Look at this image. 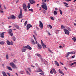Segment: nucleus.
Listing matches in <instances>:
<instances>
[{"instance_id":"obj_1","label":"nucleus","mask_w":76,"mask_h":76,"mask_svg":"<svg viewBox=\"0 0 76 76\" xmlns=\"http://www.w3.org/2000/svg\"><path fill=\"white\" fill-rule=\"evenodd\" d=\"M9 65H10V66H11L12 68L17 69V67L16 66V65L15 64H14V63H13L11 62V63H10Z\"/></svg>"},{"instance_id":"obj_2","label":"nucleus","mask_w":76,"mask_h":76,"mask_svg":"<svg viewBox=\"0 0 76 76\" xmlns=\"http://www.w3.org/2000/svg\"><path fill=\"white\" fill-rule=\"evenodd\" d=\"M23 9L24 10L25 12H27V7H26V5L25 4H23Z\"/></svg>"},{"instance_id":"obj_3","label":"nucleus","mask_w":76,"mask_h":76,"mask_svg":"<svg viewBox=\"0 0 76 76\" xmlns=\"http://www.w3.org/2000/svg\"><path fill=\"white\" fill-rule=\"evenodd\" d=\"M39 27L41 28V29H42L43 28V27H44V25H43V23H42L41 21H39Z\"/></svg>"},{"instance_id":"obj_4","label":"nucleus","mask_w":76,"mask_h":76,"mask_svg":"<svg viewBox=\"0 0 76 76\" xmlns=\"http://www.w3.org/2000/svg\"><path fill=\"white\" fill-rule=\"evenodd\" d=\"M23 17V15H22V10H20V12L18 15V18H19V19H20V18H22Z\"/></svg>"},{"instance_id":"obj_5","label":"nucleus","mask_w":76,"mask_h":76,"mask_svg":"<svg viewBox=\"0 0 76 76\" xmlns=\"http://www.w3.org/2000/svg\"><path fill=\"white\" fill-rule=\"evenodd\" d=\"M21 50L22 53H24L26 51V47L25 46H23L21 48Z\"/></svg>"},{"instance_id":"obj_6","label":"nucleus","mask_w":76,"mask_h":76,"mask_svg":"<svg viewBox=\"0 0 76 76\" xmlns=\"http://www.w3.org/2000/svg\"><path fill=\"white\" fill-rule=\"evenodd\" d=\"M42 7L43 9H44L45 10H47V5L45 4H44V5H42Z\"/></svg>"},{"instance_id":"obj_7","label":"nucleus","mask_w":76,"mask_h":76,"mask_svg":"<svg viewBox=\"0 0 76 76\" xmlns=\"http://www.w3.org/2000/svg\"><path fill=\"white\" fill-rule=\"evenodd\" d=\"M64 31L66 34H67V35H69V34H70V32H69V31L68 30L65 29H64Z\"/></svg>"},{"instance_id":"obj_8","label":"nucleus","mask_w":76,"mask_h":76,"mask_svg":"<svg viewBox=\"0 0 76 76\" xmlns=\"http://www.w3.org/2000/svg\"><path fill=\"white\" fill-rule=\"evenodd\" d=\"M76 53L75 52H71L67 53V56L66 57H69V54H75Z\"/></svg>"},{"instance_id":"obj_9","label":"nucleus","mask_w":76,"mask_h":76,"mask_svg":"<svg viewBox=\"0 0 76 76\" xmlns=\"http://www.w3.org/2000/svg\"><path fill=\"white\" fill-rule=\"evenodd\" d=\"M32 26L30 24H28L27 25V30L28 31L30 28H32Z\"/></svg>"},{"instance_id":"obj_10","label":"nucleus","mask_w":76,"mask_h":76,"mask_svg":"<svg viewBox=\"0 0 76 76\" xmlns=\"http://www.w3.org/2000/svg\"><path fill=\"white\" fill-rule=\"evenodd\" d=\"M37 70L36 71V72H42V69H41L40 68H38Z\"/></svg>"},{"instance_id":"obj_11","label":"nucleus","mask_w":76,"mask_h":76,"mask_svg":"<svg viewBox=\"0 0 76 76\" xmlns=\"http://www.w3.org/2000/svg\"><path fill=\"white\" fill-rule=\"evenodd\" d=\"M5 32H3L1 34V33L0 32V37L2 38H4V33Z\"/></svg>"},{"instance_id":"obj_12","label":"nucleus","mask_w":76,"mask_h":76,"mask_svg":"<svg viewBox=\"0 0 76 76\" xmlns=\"http://www.w3.org/2000/svg\"><path fill=\"white\" fill-rule=\"evenodd\" d=\"M25 47L26 49L27 48L28 49L30 50H32V48H31V47H30V46H29V45H27V46Z\"/></svg>"},{"instance_id":"obj_13","label":"nucleus","mask_w":76,"mask_h":76,"mask_svg":"<svg viewBox=\"0 0 76 76\" xmlns=\"http://www.w3.org/2000/svg\"><path fill=\"white\" fill-rule=\"evenodd\" d=\"M29 2L31 4H32L35 3V1L34 0H29Z\"/></svg>"},{"instance_id":"obj_14","label":"nucleus","mask_w":76,"mask_h":76,"mask_svg":"<svg viewBox=\"0 0 76 76\" xmlns=\"http://www.w3.org/2000/svg\"><path fill=\"white\" fill-rule=\"evenodd\" d=\"M10 18H11V19H16V17L13 15L10 16Z\"/></svg>"},{"instance_id":"obj_15","label":"nucleus","mask_w":76,"mask_h":76,"mask_svg":"<svg viewBox=\"0 0 76 76\" xmlns=\"http://www.w3.org/2000/svg\"><path fill=\"white\" fill-rule=\"evenodd\" d=\"M58 72H59V73H61V75H64V73H63V72L60 69H59Z\"/></svg>"},{"instance_id":"obj_16","label":"nucleus","mask_w":76,"mask_h":76,"mask_svg":"<svg viewBox=\"0 0 76 76\" xmlns=\"http://www.w3.org/2000/svg\"><path fill=\"white\" fill-rule=\"evenodd\" d=\"M42 46H43V48L45 49L47 48V46H46V45H45L44 43V44H43V45H42Z\"/></svg>"},{"instance_id":"obj_17","label":"nucleus","mask_w":76,"mask_h":76,"mask_svg":"<svg viewBox=\"0 0 76 76\" xmlns=\"http://www.w3.org/2000/svg\"><path fill=\"white\" fill-rule=\"evenodd\" d=\"M55 62L56 66H60V64H58V62H57V61H55Z\"/></svg>"},{"instance_id":"obj_18","label":"nucleus","mask_w":76,"mask_h":76,"mask_svg":"<svg viewBox=\"0 0 76 76\" xmlns=\"http://www.w3.org/2000/svg\"><path fill=\"white\" fill-rule=\"evenodd\" d=\"M52 70L53 73L55 74H56V73H57V72H56V70H55V69H54V68H53Z\"/></svg>"},{"instance_id":"obj_19","label":"nucleus","mask_w":76,"mask_h":76,"mask_svg":"<svg viewBox=\"0 0 76 76\" xmlns=\"http://www.w3.org/2000/svg\"><path fill=\"white\" fill-rule=\"evenodd\" d=\"M7 45H10V42L9 40L7 41Z\"/></svg>"},{"instance_id":"obj_20","label":"nucleus","mask_w":76,"mask_h":76,"mask_svg":"<svg viewBox=\"0 0 76 76\" xmlns=\"http://www.w3.org/2000/svg\"><path fill=\"white\" fill-rule=\"evenodd\" d=\"M12 30L11 29H9L8 30V32L9 34L12 33Z\"/></svg>"},{"instance_id":"obj_21","label":"nucleus","mask_w":76,"mask_h":76,"mask_svg":"<svg viewBox=\"0 0 76 76\" xmlns=\"http://www.w3.org/2000/svg\"><path fill=\"white\" fill-rule=\"evenodd\" d=\"M15 27L16 28V29H19V27L18 25H15Z\"/></svg>"},{"instance_id":"obj_22","label":"nucleus","mask_w":76,"mask_h":76,"mask_svg":"<svg viewBox=\"0 0 76 76\" xmlns=\"http://www.w3.org/2000/svg\"><path fill=\"white\" fill-rule=\"evenodd\" d=\"M31 41L32 44H33V45H35V42H34V39H32L31 40Z\"/></svg>"},{"instance_id":"obj_23","label":"nucleus","mask_w":76,"mask_h":76,"mask_svg":"<svg viewBox=\"0 0 76 76\" xmlns=\"http://www.w3.org/2000/svg\"><path fill=\"white\" fill-rule=\"evenodd\" d=\"M20 74H24L25 72L23 71H20Z\"/></svg>"},{"instance_id":"obj_24","label":"nucleus","mask_w":76,"mask_h":76,"mask_svg":"<svg viewBox=\"0 0 76 76\" xmlns=\"http://www.w3.org/2000/svg\"><path fill=\"white\" fill-rule=\"evenodd\" d=\"M37 46L38 47H39V48H42V46H41V45H40V44H39V43H38L37 44Z\"/></svg>"},{"instance_id":"obj_25","label":"nucleus","mask_w":76,"mask_h":76,"mask_svg":"<svg viewBox=\"0 0 76 76\" xmlns=\"http://www.w3.org/2000/svg\"><path fill=\"white\" fill-rule=\"evenodd\" d=\"M4 44H5V42H3V41L1 42V45H4Z\"/></svg>"},{"instance_id":"obj_26","label":"nucleus","mask_w":76,"mask_h":76,"mask_svg":"<svg viewBox=\"0 0 76 76\" xmlns=\"http://www.w3.org/2000/svg\"><path fill=\"white\" fill-rule=\"evenodd\" d=\"M7 68L8 70H11V71H12V69L10 67L8 66Z\"/></svg>"},{"instance_id":"obj_27","label":"nucleus","mask_w":76,"mask_h":76,"mask_svg":"<svg viewBox=\"0 0 76 76\" xmlns=\"http://www.w3.org/2000/svg\"><path fill=\"white\" fill-rule=\"evenodd\" d=\"M54 14L55 15H57V12L56 11H54Z\"/></svg>"},{"instance_id":"obj_28","label":"nucleus","mask_w":76,"mask_h":76,"mask_svg":"<svg viewBox=\"0 0 76 76\" xmlns=\"http://www.w3.org/2000/svg\"><path fill=\"white\" fill-rule=\"evenodd\" d=\"M12 39L14 41H16V37H13L12 38Z\"/></svg>"},{"instance_id":"obj_29","label":"nucleus","mask_w":76,"mask_h":76,"mask_svg":"<svg viewBox=\"0 0 76 76\" xmlns=\"http://www.w3.org/2000/svg\"><path fill=\"white\" fill-rule=\"evenodd\" d=\"M37 56H38V57H41V55H40V54H39L38 53H37Z\"/></svg>"},{"instance_id":"obj_30","label":"nucleus","mask_w":76,"mask_h":76,"mask_svg":"<svg viewBox=\"0 0 76 76\" xmlns=\"http://www.w3.org/2000/svg\"><path fill=\"white\" fill-rule=\"evenodd\" d=\"M27 23H28V21H26L24 23V26H25L26 25V24H27Z\"/></svg>"},{"instance_id":"obj_31","label":"nucleus","mask_w":76,"mask_h":76,"mask_svg":"<svg viewBox=\"0 0 76 76\" xmlns=\"http://www.w3.org/2000/svg\"><path fill=\"white\" fill-rule=\"evenodd\" d=\"M6 59H9V55H8V54L6 55Z\"/></svg>"},{"instance_id":"obj_32","label":"nucleus","mask_w":76,"mask_h":76,"mask_svg":"<svg viewBox=\"0 0 76 76\" xmlns=\"http://www.w3.org/2000/svg\"><path fill=\"white\" fill-rule=\"evenodd\" d=\"M42 73H40L39 74L40 75H44V72L42 71V72H41Z\"/></svg>"},{"instance_id":"obj_33","label":"nucleus","mask_w":76,"mask_h":76,"mask_svg":"<svg viewBox=\"0 0 76 76\" xmlns=\"http://www.w3.org/2000/svg\"><path fill=\"white\" fill-rule=\"evenodd\" d=\"M48 26H49L50 29H51V28H52V26H51L49 24L48 25Z\"/></svg>"},{"instance_id":"obj_34","label":"nucleus","mask_w":76,"mask_h":76,"mask_svg":"<svg viewBox=\"0 0 76 76\" xmlns=\"http://www.w3.org/2000/svg\"><path fill=\"white\" fill-rule=\"evenodd\" d=\"M61 29H64V28L65 27L63 25H61Z\"/></svg>"},{"instance_id":"obj_35","label":"nucleus","mask_w":76,"mask_h":76,"mask_svg":"<svg viewBox=\"0 0 76 76\" xmlns=\"http://www.w3.org/2000/svg\"><path fill=\"white\" fill-rule=\"evenodd\" d=\"M27 69L28 70L29 72H31V68H27Z\"/></svg>"},{"instance_id":"obj_36","label":"nucleus","mask_w":76,"mask_h":76,"mask_svg":"<svg viewBox=\"0 0 76 76\" xmlns=\"http://www.w3.org/2000/svg\"><path fill=\"white\" fill-rule=\"evenodd\" d=\"M59 10L60 12V14H61V15H62V11H61V10Z\"/></svg>"},{"instance_id":"obj_37","label":"nucleus","mask_w":76,"mask_h":76,"mask_svg":"<svg viewBox=\"0 0 76 76\" xmlns=\"http://www.w3.org/2000/svg\"><path fill=\"white\" fill-rule=\"evenodd\" d=\"M61 46H62V48H63L64 47V44H61Z\"/></svg>"},{"instance_id":"obj_38","label":"nucleus","mask_w":76,"mask_h":76,"mask_svg":"<svg viewBox=\"0 0 76 76\" xmlns=\"http://www.w3.org/2000/svg\"><path fill=\"white\" fill-rule=\"evenodd\" d=\"M2 74H3V75H6V73H5V72H2Z\"/></svg>"},{"instance_id":"obj_39","label":"nucleus","mask_w":76,"mask_h":76,"mask_svg":"<svg viewBox=\"0 0 76 76\" xmlns=\"http://www.w3.org/2000/svg\"><path fill=\"white\" fill-rule=\"evenodd\" d=\"M46 32H47V34H48L50 35V36H51V34H50V32H49L46 31Z\"/></svg>"},{"instance_id":"obj_40","label":"nucleus","mask_w":76,"mask_h":76,"mask_svg":"<svg viewBox=\"0 0 76 76\" xmlns=\"http://www.w3.org/2000/svg\"><path fill=\"white\" fill-rule=\"evenodd\" d=\"M26 73H27V74H28L29 75H30V73H29V72H28V71L27 70L26 71Z\"/></svg>"},{"instance_id":"obj_41","label":"nucleus","mask_w":76,"mask_h":76,"mask_svg":"<svg viewBox=\"0 0 76 76\" xmlns=\"http://www.w3.org/2000/svg\"><path fill=\"white\" fill-rule=\"evenodd\" d=\"M10 45H13V42L12 41H11L10 42Z\"/></svg>"},{"instance_id":"obj_42","label":"nucleus","mask_w":76,"mask_h":76,"mask_svg":"<svg viewBox=\"0 0 76 76\" xmlns=\"http://www.w3.org/2000/svg\"><path fill=\"white\" fill-rule=\"evenodd\" d=\"M41 45H42L43 44H44V43L43 42V41H42V40H41Z\"/></svg>"},{"instance_id":"obj_43","label":"nucleus","mask_w":76,"mask_h":76,"mask_svg":"<svg viewBox=\"0 0 76 76\" xmlns=\"http://www.w3.org/2000/svg\"><path fill=\"white\" fill-rule=\"evenodd\" d=\"M33 36V37H34L35 40H37V38H35V36L34 35Z\"/></svg>"},{"instance_id":"obj_44","label":"nucleus","mask_w":76,"mask_h":76,"mask_svg":"<svg viewBox=\"0 0 76 76\" xmlns=\"http://www.w3.org/2000/svg\"><path fill=\"white\" fill-rule=\"evenodd\" d=\"M67 29H68V30H69V31H71V29H70V28H69L68 27L67 28Z\"/></svg>"},{"instance_id":"obj_45","label":"nucleus","mask_w":76,"mask_h":76,"mask_svg":"<svg viewBox=\"0 0 76 76\" xmlns=\"http://www.w3.org/2000/svg\"><path fill=\"white\" fill-rule=\"evenodd\" d=\"M10 35L11 36H13V33H10Z\"/></svg>"},{"instance_id":"obj_46","label":"nucleus","mask_w":76,"mask_h":76,"mask_svg":"<svg viewBox=\"0 0 76 76\" xmlns=\"http://www.w3.org/2000/svg\"><path fill=\"white\" fill-rule=\"evenodd\" d=\"M36 28L37 29V30H38V31H39V28H38V27L37 26L36 27Z\"/></svg>"},{"instance_id":"obj_47","label":"nucleus","mask_w":76,"mask_h":76,"mask_svg":"<svg viewBox=\"0 0 76 76\" xmlns=\"http://www.w3.org/2000/svg\"><path fill=\"white\" fill-rule=\"evenodd\" d=\"M48 50L49 52H50V53H53V52H51V50H50V49H48Z\"/></svg>"},{"instance_id":"obj_48","label":"nucleus","mask_w":76,"mask_h":76,"mask_svg":"<svg viewBox=\"0 0 76 76\" xmlns=\"http://www.w3.org/2000/svg\"><path fill=\"white\" fill-rule=\"evenodd\" d=\"M50 73L52 74H53V70H50Z\"/></svg>"},{"instance_id":"obj_49","label":"nucleus","mask_w":76,"mask_h":76,"mask_svg":"<svg viewBox=\"0 0 76 76\" xmlns=\"http://www.w3.org/2000/svg\"><path fill=\"white\" fill-rule=\"evenodd\" d=\"M64 4H66V5H68V4L66 2H64Z\"/></svg>"},{"instance_id":"obj_50","label":"nucleus","mask_w":76,"mask_h":76,"mask_svg":"<svg viewBox=\"0 0 76 76\" xmlns=\"http://www.w3.org/2000/svg\"><path fill=\"white\" fill-rule=\"evenodd\" d=\"M28 6H31V4H30V3H28Z\"/></svg>"},{"instance_id":"obj_51","label":"nucleus","mask_w":76,"mask_h":76,"mask_svg":"<svg viewBox=\"0 0 76 76\" xmlns=\"http://www.w3.org/2000/svg\"><path fill=\"white\" fill-rule=\"evenodd\" d=\"M75 64V62L72 63L71 64V66H72V65H73V64Z\"/></svg>"},{"instance_id":"obj_52","label":"nucleus","mask_w":76,"mask_h":76,"mask_svg":"<svg viewBox=\"0 0 76 76\" xmlns=\"http://www.w3.org/2000/svg\"><path fill=\"white\" fill-rule=\"evenodd\" d=\"M30 11H31V12H33L34 10H33V9H30Z\"/></svg>"},{"instance_id":"obj_53","label":"nucleus","mask_w":76,"mask_h":76,"mask_svg":"<svg viewBox=\"0 0 76 76\" xmlns=\"http://www.w3.org/2000/svg\"><path fill=\"white\" fill-rule=\"evenodd\" d=\"M75 56H72V58H75Z\"/></svg>"},{"instance_id":"obj_54","label":"nucleus","mask_w":76,"mask_h":76,"mask_svg":"<svg viewBox=\"0 0 76 76\" xmlns=\"http://www.w3.org/2000/svg\"><path fill=\"white\" fill-rule=\"evenodd\" d=\"M50 18L51 20H54V18L53 17H51Z\"/></svg>"},{"instance_id":"obj_55","label":"nucleus","mask_w":76,"mask_h":76,"mask_svg":"<svg viewBox=\"0 0 76 76\" xmlns=\"http://www.w3.org/2000/svg\"><path fill=\"white\" fill-rule=\"evenodd\" d=\"M7 74L8 75V76H10V74L9 73H7Z\"/></svg>"},{"instance_id":"obj_56","label":"nucleus","mask_w":76,"mask_h":76,"mask_svg":"<svg viewBox=\"0 0 76 76\" xmlns=\"http://www.w3.org/2000/svg\"><path fill=\"white\" fill-rule=\"evenodd\" d=\"M45 12H46L45 11V10H44L43 12V13L45 14Z\"/></svg>"},{"instance_id":"obj_57","label":"nucleus","mask_w":76,"mask_h":76,"mask_svg":"<svg viewBox=\"0 0 76 76\" xmlns=\"http://www.w3.org/2000/svg\"><path fill=\"white\" fill-rule=\"evenodd\" d=\"M31 66L32 67H34V68L35 67V66H33V65H32L31 64Z\"/></svg>"},{"instance_id":"obj_58","label":"nucleus","mask_w":76,"mask_h":76,"mask_svg":"<svg viewBox=\"0 0 76 76\" xmlns=\"http://www.w3.org/2000/svg\"><path fill=\"white\" fill-rule=\"evenodd\" d=\"M27 8H28V9H29V8H30V6H28V5Z\"/></svg>"},{"instance_id":"obj_59","label":"nucleus","mask_w":76,"mask_h":76,"mask_svg":"<svg viewBox=\"0 0 76 76\" xmlns=\"http://www.w3.org/2000/svg\"><path fill=\"white\" fill-rule=\"evenodd\" d=\"M55 9L56 10H58V9L57 8H55Z\"/></svg>"},{"instance_id":"obj_60","label":"nucleus","mask_w":76,"mask_h":76,"mask_svg":"<svg viewBox=\"0 0 76 76\" xmlns=\"http://www.w3.org/2000/svg\"><path fill=\"white\" fill-rule=\"evenodd\" d=\"M66 1L69 2V1H71V0H66Z\"/></svg>"},{"instance_id":"obj_61","label":"nucleus","mask_w":76,"mask_h":76,"mask_svg":"<svg viewBox=\"0 0 76 76\" xmlns=\"http://www.w3.org/2000/svg\"><path fill=\"white\" fill-rule=\"evenodd\" d=\"M60 63L61 65H63V63H62L61 62H60Z\"/></svg>"},{"instance_id":"obj_62","label":"nucleus","mask_w":76,"mask_h":76,"mask_svg":"<svg viewBox=\"0 0 76 76\" xmlns=\"http://www.w3.org/2000/svg\"><path fill=\"white\" fill-rule=\"evenodd\" d=\"M36 43L35 44H37V40H35Z\"/></svg>"},{"instance_id":"obj_63","label":"nucleus","mask_w":76,"mask_h":76,"mask_svg":"<svg viewBox=\"0 0 76 76\" xmlns=\"http://www.w3.org/2000/svg\"><path fill=\"white\" fill-rule=\"evenodd\" d=\"M64 68H65V69L66 70H67V68L66 67L64 66Z\"/></svg>"},{"instance_id":"obj_64","label":"nucleus","mask_w":76,"mask_h":76,"mask_svg":"<svg viewBox=\"0 0 76 76\" xmlns=\"http://www.w3.org/2000/svg\"><path fill=\"white\" fill-rule=\"evenodd\" d=\"M59 48H61L62 47L61 46V45H60L59 46Z\"/></svg>"}]
</instances>
